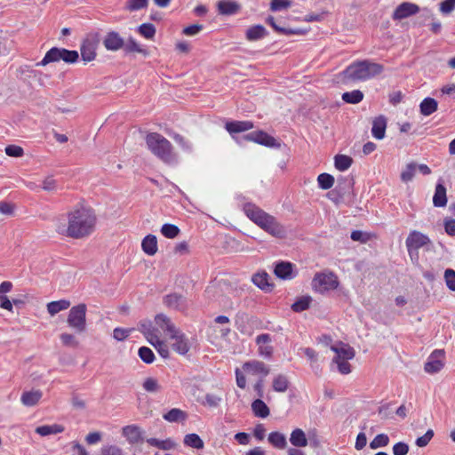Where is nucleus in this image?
<instances>
[{"label": "nucleus", "instance_id": "423d86ee", "mask_svg": "<svg viewBox=\"0 0 455 455\" xmlns=\"http://www.w3.org/2000/svg\"><path fill=\"white\" fill-rule=\"evenodd\" d=\"M233 139L239 145H243L244 141H252L257 144L271 148H280L281 143L273 136L269 135L262 130L251 132L242 137L233 136Z\"/></svg>", "mask_w": 455, "mask_h": 455}, {"label": "nucleus", "instance_id": "6ab92c4d", "mask_svg": "<svg viewBox=\"0 0 455 455\" xmlns=\"http://www.w3.org/2000/svg\"><path fill=\"white\" fill-rule=\"evenodd\" d=\"M155 323L157 325L156 328L161 329L166 332L169 336H174L175 331L177 330L175 325L172 323L171 319L164 314H157L155 316Z\"/></svg>", "mask_w": 455, "mask_h": 455}, {"label": "nucleus", "instance_id": "0e129e2a", "mask_svg": "<svg viewBox=\"0 0 455 455\" xmlns=\"http://www.w3.org/2000/svg\"><path fill=\"white\" fill-rule=\"evenodd\" d=\"M155 348L157 350V352L163 358L169 357V348L164 341L159 339V336L156 339Z\"/></svg>", "mask_w": 455, "mask_h": 455}, {"label": "nucleus", "instance_id": "e433bc0d", "mask_svg": "<svg viewBox=\"0 0 455 455\" xmlns=\"http://www.w3.org/2000/svg\"><path fill=\"white\" fill-rule=\"evenodd\" d=\"M147 443L151 446L156 447V448L164 450V451L172 450L176 447L175 442L171 438H167L165 440H159L156 438H148L147 440Z\"/></svg>", "mask_w": 455, "mask_h": 455}, {"label": "nucleus", "instance_id": "2eb2a0df", "mask_svg": "<svg viewBox=\"0 0 455 455\" xmlns=\"http://www.w3.org/2000/svg\"><path fill=\"white\" fill-rule=\"evenodd\" d=\"M122 435L130 444H137L143 441V431L137 425H128L122 428Z\"/></svg>", "mask_w": 455, "mask_h": 455}, {"label": "nucleus", "instance_id": "4468645a", "mask_svg": "<svg viewBox=\"0 0 455 455\" xmlns=\"http://www.w3.org/2000/svg\"><path fill=\"white\" fill-rule=\"evenodd\" d=\"M103 45L108 51L116 52L124 46V38L116 31L108 32Z\"/></svg>", "mask_w": 455, "mask_h": 455}, {"label": "nucleus", "instance_id": "49530a36", "mask_svg": "<svg viewBox=\"0 0 455 455\" xmlns=\"http://www.w3.org/2000/svg\"><path fill=\"white\" fill-rule=\"evenodd\" d=\"M180 232V228L174 224L165 223L161 228L162 235L170 239L175 238Z\"/></svg>", "mask_w": 455, "mask_h": 455}, {"label": "nucleus", "instance_id": "a878e982", "mask_svg": "<svg viewBox=\"0 0 455 455\" xmlns=\"http://www.w3.org/2000/svg\"><path fill=\"white\" fill-rule=\"evenodd\" d=\"M141 248L146 254L149 256L155 255L157 251L156 236L155 235H146L142 240Z\"/></svg>", "mask_w": 455, "mask_h": 455}, {"label": "nucleus", "instance_id": "ea45409f", "mask_svg": "<svg viewBox=\"0 0 455 455\" xmlns=\"http://www.w3.org/2000/svg\"><path fill=\"white\" fill-rule=\"evenodd\" d=\"M353 164L352 157L346 155H337L334 157L335 168L340 172L347 171Z\"/></svg>", "mask_w": 455, "mask_h": 455}, {"label": "nucleus", "instance_id": "58836bf2", "mask_svg": "<svg viewBox=\"0 0 455 455\" xmlns=\"http://www.w3.org/2000/svg\"><path fill=\"white\" fill-rule=\"evenodd\" d=\"M70 307V301L67 299H60L52 301L47 304V311L51 315H55L60 311L66 310Z\"/></svg>", "mask_w": 455, "mask_h": 455}, {"label": "nucleus", "instance_id": "473e14b6", "mask_svg": "<svg viewBox=\"0 0 455 455\" xmlns=\"http://www.w3.org/2000/svg\"><path fill=\"white\" fill-rule=\"evenodd\" d=\"M251 411L256 417L267 418L270 414L269 408L261 399H256L251 403Z\"/></svg>", "mask_w": 455, "mask_h": 455}, {"label": "nucleus", "instance_id": "9d476101", "mask_svg": "<svg viewBox=\"0 0 455 455\" xmlns=\"http://www.w3.org/2000/svg\"><path fill=\"white\" fill-rule=\"evenodd\" d=\"M353 186V180L340 177L337 180L336 188L328 194L331 200L339 203V201L348 194Z\"/></svg>", "mask_w": 455, "mask_h": 455}, {"label": "nucleus", "instance_id": "c756f323", "mask_svg": "<svg viewBox=\"0 0 455 455\" xmlns=\"http://www.w3.org/2000/svg\"><path fill=\"white\" fill-rule=\"evenodd\" d=\"M252 283L263 291H271L273 284L268 283V275L267 272L256 273L251 277Z\"/></svg>", "mask_w": 455, "mask_h": 455}, {"label": "nucleus", "instance_id": "412c9836", "mask_svg": "<svg viewBox=\"0 0 455 455\" xmlns=\"http://www.w3.org/2000/svg\"><path fill=\"white\" fill-rule=\"evenodd\" d=\"M447 195H446V188L443 184L442 180H440L435 185V194L433 196V204L435 207H445L447 204Z\"/></svg>", "mask_w": 455, "mask_h": 455}, {"label": "nucleus", "instance_id": "aec40b11", "mask_svg": "<svg viewBox=\"0 0 455 455\" xmlns=\"http://www.w3.org/2000/svg\"><path fill=\"white\" fill-rule=\"evenodd\" d=\"M172 339H174L172 348L174 351L180 355H186L189 350V344L188 339L183 333H180L178 330L175 331L174 336H170Z\"/></svg>", "mask_w": 455, "mask_h": 455}, {"label": "nucleus", "instance_id": "c85d7f7f", "mask_svg": "<svg viewBox=\"0 0 455 455\" xmlns=\"http://www.w3.org/2000/svg\"><path fill=\"white\" fill-rule=\"evenodd\" d=\"M292 267L290 262L281 261L275 265L274 273L281 279H290L292 275Z\"/></svg>", "mask_w": 455, "mask_h": 455}, {"label": "nucleus", "instance_id": "6e6552de", "mask_svg": "<svg viewBox=\"0 0 455 455\" xmlns=\"http://www.w3.org/2000/svg\"><path fill=\"white\" fill-rule=\"evenodd\" d=\"M405 244L409 255L412 257L413 253L418 255V251L420 248L432 244V242L427 235L417 230H412L407 236Z\"/></svg>", "mask_w": 455, "mask_h": 455}, {"label": "nucleus", "instance_id": "b1692460", "mask_svg": "<svg viewBox=\"0 0 455 455\" xmlns=\"http://www.w3.org/2000/svg\"><path fill=\"white\" fill-rule=\"evenodd\" d=\"M139 331L146 339H156L159 336L158 328L155 327L152 321L148 319L140 322Z\"/></svg>", "mask_w": 455, "mask_h": 455}, {"label": "nucleus", "instance_id": "864d4df0", "mask_svg": "<svg viewBox=\"0 0 455 455\" xmlns=\"http://www.w3.org/2000/svg\"><path fill=\"white\" fill-rule=\"evenodd\" d=\"M79 54L77 51L68 50L65 48L61 49V60L66 63L72 64L78 60Z\"/></svg>", "mask_w": 455, "mask_h": 455}, {"label": "nucleus", "instance_id": "4be33fe9", "mask_svg": "<svg viewBox=\"0 0 455 455\" xmlns=\"http://www.w3.org/2000/svg\"><path fill=\"white\" fill-rule=\"evenodd\" d=\"M164 303L167 307L176 310H183L186 308V299L180 294L172 293L164 298Z\"/></svg>", "mask_w": 455, "mask_h": 455}, {"label": "nucleus", "instance_id": "7ed1b4c3", "mask_svg": "<svg viewBox=\"0 0 455 455\" xmlns=\"http://www.w3.org/2000/svg\"><path fill=\"white\" fill-rule=\"evenodd\" d=\"M383 70V65L370 60H363L351 63L339 76L343 84L363 82L379 76Z\"/></svg>", "mask_w": 455, "mask_h": 455}, {"label": "nucleus", "instance_id": "c9c22d12", "mask_svg": "<svg viewBox=\"0 0 455 455\" xmlns=\"http://www.w3.org/2000/svg\"><path fill=\"white\" fill-rule=\"evenodd\" d=\"M290 442L294 447H306L307 445L306 435L300 428H296L291 432Z\"/></svg>", "mask_w": 455, "mask_h": 455}, {"label": "nucleus", "instance_id": "f8f14e48", "mask_svg": "<svg viewBox=\"0 0 455 455\" xmlns=\"http://www.w3.org/2000/svg\"><path fill=\"white\" fill-rule=\"evenodd\" d=\"M419 12V7L416 4L403 2L395 8L392 18L395 20H401L418 13Z\"/></svg>", "mask_w": 455, "mask_h": 455}, {"label": "nucleus", "instance_id": "dca6fc26", "mask_svg": "<svg viewBox=\"0 0 455 455\" xmlns=\"http://www.w3.org/2000/svg\"><path fill=\"white\" fill-rule=\"evenodd\" d=\"M218 12L220 15L230 16L241 10V4L234 0H220L217 4Z\"/></svg>", "mask_w": 455, "mask_h": 455}, {"label": "nucleus", "instance_id": "052dcab7", "mask_svg": "<svg viewBox=\"0 0 455 455\" xmlns=\"http://www.w3.org/2000/svg\"><path fill=\"white\" fill-rule=\"evenodd\" d=\"M100 455H124L123 450L116 445H105L100 450Z\"/></svg>", "mask_w": 455, "mask_h": 455}, {"label": "nucleus", "instance_id": "5fc2aeb1", "mask_svg": "<svg viewBox=\"0 0 455 455\" xmlns=\"http://www.w3.org/2000/svg\"><path fill=\"white\" fill-rule=\"evenodd\" d=\"M171 136L174 141L182 148V150L189 153L192 151L193 148L191 142L185 139L182 135L179 133H173Z\"/></svg>", "mask_w": 455, "mask_h": 455}, {"label": "nucleus", "instance_id": "20e7f679", "mask_svg": "<svg viewBox=\"0 0 455 455\" xmlns=\"http://www.w3.org/2000/svg\"><path fill=\"white\" fill-rule=\"evenodd\" d=\"M145 140L150 152L163 162L170 164L174 160L172 145L163 135L157 132H149Z\"/></svg>", "mask_w": 455, "mask_h": 455}, {"label": "nucleus", "instance_id": "f257e3e1", "mask_svg": "<svg viewBox=\"0 0 455 455\" xmlns=\"http://www.w3.org/2000/svg\"><path fill=\"white\" fill-rule=\"evenodd\" d=\"M97 217L89 207L76 206L67 213V219L60 218L55 221V231L63 236L82 239L95 230Z\"/></svg>", "mask_w": 455, "mask_h": 455}, {"label": "nucleus", "instance_id": "a18cd8bd", "mask_svg": "<svg viewBox=\"0 0 455 455\" xmlns=\"http://www.w3.org/2000/svg\"><path fill=\"white\" fill-rule=\"evenodd\" d=\"M267 22L274 28L275 31H276L280 34H283V35L302 34V31L299 29H291V28H285L280 27L279 25L276 24L275 18L272 16H269L267 19Z\"/></svg>", "mask_w": 455, "mask_h": 455}, {"label": "nucleus", "instance_id": "6e6d98bb", "mask_svg": "<svg viewBox=\"0 0 455 455\" xmlns=\"http://www.w3.org/2000/svg\"><path fill=\"white\" fill-rule=\"evenodd\" d=\"M148 4V0H128L126 2L125 9L130 12H134L146 8Z\"/></svg>", "mask_w": 455, "mask_h": 455}, {"label": "nucleus", "instance_id": "a211bd4d", "mask_svg": "<svg viewBox=\"0 0 455 455\" xmlns=\"http://www.w3.org/2000/svg\"><path fill=\"white\" fill-rule=\"evenodd\" d=\"M331 350L335 352L336 355L332 361L350 360L355 357V350L348 344L339 343V346H332Z\"/></svg>", "mask_w": 455, "mask_h": 455}, {"label": "nucleus", "instance_id": "4c0bfd02", "mask_svg": "<svg viewBox=\"0 0 455 455\" xmlns=\"http://www.w3.org/2000/svg\"><path fill=\"white\" fill-rule=\"evenodd\" d=\"M268 442L275 448L283 450L287 446L286 437L283 434L275 431L268 435Z\"/></svg>", "mask_w": 455, "mask_h": 455}, {"label": "nucleus", "instance_id": "c03bdc74", "mask_svg": "<svg viewBox=\"0 0 455 455\" xmlns=\"http://www.w3.org/2000/svg\"><path fill=\"white\" fill-rule=\"evenodd\" d=\"M312 302V298L310 296H302L299 297L292 305L291 309L294 312L299 313L304 310L309 308L310 304Z\"/></svg>", "mask_w": 455, "mask_h": 455}, {"label": "nucleus", "instance_id": "bb28decb", "mask_svg": "<svg viewBox=\"0 0 455 455\" xmlns=\"http://www.w3.org/2000/svg\"><path fill=\"white\" fill-rule=\"evenodd\" d=\"M291 382L288 377L284 374H277L274 377L272 381L273 390L278 393H284L288 390Z\"/></svg>", "mask_w": 455, "mask_h": 455}, {"label": "nucleus", "instance_id": "f704fd0d", "mask_svg": "<svg viewBox=\"0 0 455 455\" xmlns=\"http://www.w3.org/2000/svg\"><path fill=\"white\" fill-rule=\"evenodd\" d=\"M64 427L59 424L53 425H44L39 426L36 428L35 432L41 436H46L49 435L60 434L64 431Z\"/></svg>", "mask_w": 455, "mask_h": 455}, {"label": "nucleus", "instance_id": "603ef678", "mask_svg": "<svg viewBox=\"0 0 455 455\" xmlns=\"http://www.w3.org/2000/svg\"><path fill=\"white\" fill-rule=\"evenodd\" d=\"M138 355L140 358L145 363H152L155 361V355L151 348L148 347H141L139 348Z\"/></svg>", "mask_w": 455, "mask_h": 455}, {"label": "nucleus", "instance_id": "5701e85b", "mask_svg": "<svg viewBox=\"0 0 455 455\" xmlns=\"http://www.w3.org/2000/svg\"><path fill=\"white\" fill-rule=\"evenodd\" d=\"M387 128V118L380 115L372 122L371 134L377 140H382L385 137Z\"/></svg>", "mask_w": 455, "mask_h": 455}, {"label": "nucleus", "instance_id": "ddd939ff", "mask_svg": "<svg viewBox=\"0 0 455 455\" xmlns=\"http://www.w3.org/2000/svg\"><path fill=\"white\" fill-rule=\"evenodd\" d=\"M243 369L252 375H260L262 379L267 377L270 372L269 366L258 360L245 362L243 365Z\"/></svg>", "mask_w": 455, "mask_h": 455}, {"label": "nucleus", "instance_id": "f3484780", "mask_svg": "<svg viewBox=\"0 0 455 455\" xmlns=\"http://www.w3.org/2000/svg\"><path fill=\"white\" fill-rule=\"evenodd\" d=\"M253 127L254 124L251 121H230L225 124V129L232 137L235 136V133L250 131Z\"/></svg>", "mask_w": 455, "mask_h": 455}, {"label": "nucleus", "instance_id": "72a5a7b5", "mask_svg": "<svg viewBox=\"0 0 455 455\" xmlns=\"http://www.w3.org/2000/svg\"><path fill=\"white\" fill-rule=\"evenodd\" d=\"M267 35L266 28L262 25H255L246 30V39L248 41H257Z\"/></svg>", "mask_w": 455, "mask_h": 455}, {"label": "nucleus", "instance_id": "8fccbe9b", "mask_svg": "<svg viewBox=\"0 0 455 455\" xmlns=\"http://www.w3.org/2000/svg\"><path fill=\"white\" fill-rule=\"evenodd\" d=\"M138 32L147 39H152L156 35V28L152 23H143L138 28Z\"/></svg>", "mask_w": 455, "mask_h": 455}, {"label": "nucleus", "instance_id": "79ce46f5", "mask_svg": "<svg viewBox=\"0 0 455 455\" xmlns=\"http://www.w3.org/2000/svg\"><path fill=\"white\" fill-rule=\"evenodd\" d=\"M341 98L346 103L357 104L363 100V93L360 90H354L344 92Z\"/></svg>", "mask_w": 455, "mask_h": 455}, {"label": "nucleus", "instance_id": "39448f33", "mask_svg": "<svg viewBox=\"0 0 455 455\" xmlns=\"http://www.w3.org/2000/svg\"><path fill=\"white\" fill-rule=\"evenodd\" d=\"M311 284L315 291L324 294L330 291L336 290L339 282L338 276L333 272L324 271L316 273L313 277Z\"/></svg>", "mask_w": 455, "mask_h": 455}, {"label": "nucleus", "instance_id": "9b49d317", "mask_svg": "<svg viewBox=\"0 0 455 455\" xmlns=\"http://www.w3.org/2000/svg\"><path fill=\"white\" fill-rule=\"evenodd\" d=\"M444 356V351L442 349H435L431 353L427 362L425 363L424 370L428 373H436L440 371L444 363L443 357Z\"/></svg>", "mask_w": 455, "mask_h": 455}, {"label": "nucleus", "instance_id": "774afa93", "mask_svg": "<svg viewBox=\"0 0 455 455\" xmlns=\"http://www.w3.org/2000/svg\"><path fill=\"white\" fill-rule=\"evenodd\" d=\"M455 10V0H444L440 4V11L448 14Z\"/></svg>", "mask_w": 455, "mask_h": 455}, {"label": "nucleus", "instance_id": "37998d69", "mask_svg": "<svg viewBox=\"0 0 455 455\" xmlns=\"http://www.w3.org/2000/svg\"><path fill=\"white\" fill-rule=\"evenodd\" d=\"M184 444L186 446L195 448V449H203L204 446V441L197 434H188L184 437Z\"/></svg>", "mask_w": 455, "mask_h": 455}, {"label": "nucleus", "instance_id": "0eeeda50", "mask_svg": "<svg viewBox=\"0 0 455 455\" xmlns=\"http://www.w3.org/2000/svg\"><path fill=\"white\" fill-rule=\"evenodd\" d=\"M86 305L81 303L72 307L68 312L67 323L76 333H83L86 330Z\"/></svg>", "mask_w": 455, "mask_h": 455}, {"label": "nucleus", "instance_id": "680f3d73", "mask_svg": "<svg viewBox=\"0 0 455 455\" xmlns=\"http://www.w3.org/2000/svg\"><path fill=\"white\" fill-rule=\"evenodd\" d=\"M433 436L434 431L432 429H428L422 436H419L416 439L415 443L419 447H425L428 444Z\"/></svg>", "mask_w": 455, "mask_h": 455}, {"label": "nucleus", "instance_id": "7c9ffc66", "mask_svg": "<svg viewBox=\"0 0 455 455\" xmlns=\"http://www.w3.org/2000/svg\"><path fill=\"white\" fill-rule=\"evenodd\" d=\"M437 101L430 97L425 98L419 104L420 114L425 116L432 115L434 112L437 110Z\"/></svg>", "mask_w": 455, "mask_h": 455}, {"label": "nucleus", "instance_id": "e2e57ef3", "mask_svg": "<svg viewBox=\"0 0 455 455\" xmlns=\"http://www.w3.org/2000/svg\"><path fill=\"white\" fill-rule=\"evenodd\" d=\"M132 331V329L115 328L113 331V338L117 341L124 340Z\"/></svg>", "mask_w": 455, "mask_h": 455}, {"label": "nucleus", "instance_id": "3c124183", "mask_svg": "<svg viewBox=\"0 0 455 455\" xmlns=\"http://www.w3.org/2000/svg\"><path fill=\"white\" fill-rule=\"evenodd\" d=\"M417 169V164L415 163H410L406 165L405 169L401 172V180L403 182H409L412 180L415 172Z\"/></svg>", "mask_w": 455, "mask_h": 455}, {"label": "nucleus", "instance_id": "1a4fd4ad", "mask_svg": "<svg viewBox=\"0 0 455 455\" xmlns=\"http://www.w3.org/2000/svg\"><path fill=\"white\" fill-rule=\"evenodd\" d=\"M99 36L97 34L89 35L82 42L80 52L82 60L84 62H90L96 58V50L99 44Z\"/></svg>", "mask_w": 455, "mask_h": 455}, {"label": "nucleus", "instance_id": "4d7b16f0", "mask_svg": "<svg viewBox=\"0 0 455 455\" xmlns=\"http://www.w3.org/2000/svg\"><path fill=\"white\" fill-rule=\"evenodd\" d=\"M443 277L447 288L451 291H455V270L447 268L444 271Z\"/></svg>", "mask_w": 455, "mask_h": 455}, {"label": "nucleus", "instance_id": "69168bd1", "mask_svg": "<svg viewBox=\"0 0 455 455\" xmlns=\"http://www.w3.org/2000/svg\"><path fill=\"white\" fill-rule=\"evenodd\" d=\"M445 233L450 236H455V220L445 218L443 220Z\"/></svg>", "mask_w": 455, "mask_h": 455}, {"label": "nucleus", "instance_id": "13d9d810", "mask_svg": "<svg viewBox=\"0 0 455 455\" xmlns=\"http://www.w3.org/2000/svg\"><path fill=\"white\" fill-rule=\"evenodd\" d=\"M143 388L147 392L156 393L161 389V387L156 379L147 378L143 382Z\"/></svg>", "mask_w": 455, "mask_h": 455}, {"label": "nucleus", "instance_id": "338daca9", "mask_svg": "<svg viewBox=\"0 0 455 455\" xmlns=\"http://www.w3.org/2000/svg\"><path fill=\"white\" fill-rule=\"evenodd\" d=\"M409 452V445L403 442L396 443L393 446L394 455H406Z\"/></svg>", "mask_w": 455, "mask_h": 455}, {"label": "nucleus", "instance_id": "f03ea898", "mask_svg": "<svg viewBox=\"0 0 455 455\" xmlns=\"http://www.w3.org/2000/svg\"><path fill=\"white\" fill-rule=\"evenodd\" d=\"M245 215L262 230L275 238L286 236L285 228L277 221L275 217L266 212L254 204L247 203L243 205Z\"/></svg>", "mask_w": 455, "mask_h": 455}, {"label": "nucleus", "instance_id": "09e8293b", "mask_svg": "<svg viewBox=\"0 0 455 455\" xmlns=\"http://www.w3.org/2000/svg\"><path fill=\"white\" fill-rule=\"evenodd\" d=\"M318 186L323 190L330 189L334 184V178L329 173H322L317 178Z\"/></svg>", "mask_w": 455, "mask_h": 455}, {"label": "nucleus", "instance_id": "de8ad7c7", "mask_svg": "<svg viewBox=\"0 0 455 455\" xmlns=\"http://www.w3.org/2000/svg\"><path fill=\"white\" fill-rule=\"evenodd\" d=\"M389 443V437L386 434H379L370 443V448L377 450L379 448L386 447Z\"/></svg>", "mask_w": 455, "mask_h": 455}, {"label": "nucleus", "instance_id": "a19ab883", "mask_svg": "<svg viewBox=\"0 0 455 455\" xmlns=\"http://www.w3.org/2000/svg\"><path fill=\"white\" fill-rule=\"evenodd\" d=\"M126 53L130 52H139L143 54L144 56L148 55V51L143 47H141L132 37H130L126 43H124V46L123 47Z\"/></svg>", "mask_w": 455, "mask_h": 455}, {"label": "nucleus", "instance_id": "bf43d9fd", "mask_svg": "<svg viewBox=\"0 0 455 455\" xmlns=\"http://www.w3.org/2000/svg\"><path fill=\"white\" fill-rule=\"evenodd\" d=\"M60 339L62 344L66 347H77L79 345V342L75 337V335L70 333H61Z\"/></svg>", "mask_w": 455, "mask_h": 455}, {"label": "nucleus", "instance_id": "393cba45", "mask_svg": "<svg viewBox=\"0 0 455 455\" xmlns=\"http://www.w3.org/2000/svg\"><path fill=\"white\" fill-rule=\"evenodd\" d=\"M43 396V393L40 390L25 391L21 395V403L28 407L36 405Z\"/></svg>", "mask_w": 455, "mask_h": 455}, {"label": "nucleus", "instance_id": "cd10ccee", "mask_svg": "<svg viewBox=\"0 0 455 455\" xmlns=\"http://www.w3.org/2000/svg\"><path fill=\"white\" fill-rule=\"evenodd\" d=\"M61 49L58 47L51 48L44 55L43 60L36 64V66H46L52 62H57L61 60Z\"/></svg>", "mask_w": 455, "mask_h": 455}, {"label": "nucleus", "instance_id": "2f4dec72", "mask_svg": "<svg viewBox=\"0 0 455 455\" xmlns=\"http://www.w3.org/2000/svg\"><path fill=\"white\" fill-rule=\"evenodd\" d=\"M164 420L173 423V422H182L188 419V414L186 411L173 408L170 410L168 412L163 415Z\"/></svg>", "mask_w": 455, "mask_h": 455}]
</instances>
